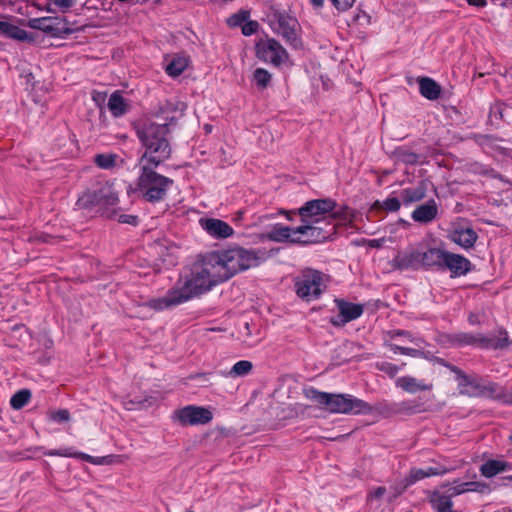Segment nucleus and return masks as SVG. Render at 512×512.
Wrapping results in <instances>:
<instances>
[{"label":"nucleus","mask_w":512,"mask_h":512,"mask_svg":"<svg viewBox=\"0 0 512 512\" xmlns=\"http://www.w3.org/2000/svg\"><path fill=\"white\" fill-rule=\"evenodd\" d=\"M167 135L168 130L165 125L145 122L137 129V136L146 150L139 159L140 174L135 192L147 202L155 203L164 200L174 184L173 179L155 170L171 156Z\"/></svg>","instance_id":"obj_1"},{"label":"nucleus","mask_w":512,"mask_h":512,"mask_svg":"<svg viewBox=\"0 0 512 512\" xmlns=\"http://www.w3.org/2000/svg\"><path fill=\"white\" fill-rule=\"evenodd\" d=\"M216 264L210 252L199 254L176 285L165 296L151 299L149 307L163 310L210 291L223 282Z\"/></svg>","instance_id":"obj_2"},{"label":"nucleus","mask_w":512,"mask_h":512,"mask_svg":"<svg viewBox=\"0 0 512 512\" xmlns=\"http://www.w3.org/2000/svg\"><path fill=\"white\" fill-rule=\"evenodd\" d=\"M306 397L332 414H362L372 411L367 402L350 394L326 393L311 388L306 391Z\"/></svg>","instance_id":"obj_3"},{"label":"nucleus","mask_w":512,"mask_h":512,"mask_svg":"<svg viewBox=\"0 0 512 512\" xmlns=\"http://www.w3.org/2000/svg\"><path fill=\"white\" fill-rule=\"evenodd\" d=\"M216 260L218 271L223 282L244 270L253 268L259 264V256L255 250H247L242 247H233L222 251L210 252Z\"/></svg>","instance_id":"obj_4"},{"label":"nucleus","mask_w":512,"mask_h":512,"mask_svg":"<svg viewBox=\"0 0 512 512\" xmlns=\"http://www.w3.org/2000/svg\"><path fill=\"white\" fill-rule=\"evenodd\" d=\"M336 202L332 199H314L307 201L302 207L297 210L285 211L282 210L280 213L285 214L289 220H292L291 215H299L301 222H319L334 223L337 218L346 220L348 218V212H334Z\"/></svg>","instance_id":"obj_5"},{"label":"nucleus","mask_w":512,"mask_h":512,"mask_svg":"<svg viewBox=\"0 0 512 512\" xmlns=\"http://www.w3.org/2000/svg\"><path fill=\"white\" fill-rule=\"evenodd\" d=\"M450 371L455 374L457 389L460 395L469 398H488L496 400L499 393V384L482 376L464 372L459 367H450Z\"/></svg>","instance_id":"obj_6"},{"label":"nucleus","mask_w":512,"mask_h":512,"mask_svg":"<svg viewBox=\"0 0 512 512\" xmlns=\"http://www.w3.org/2000/svg\"><path fill=\"white\" fill-rule=\"evenodd\" d=\"M467 492L485 494L490 492V486L485 482L470 481L455 486H444L434 490L428 497V502L435 512H458L453 508L452 499Z\"/></svg>","instance_id":"obj_7"},{"label":"nucleus","mask_w":512,"mask_h":512,"mask_svg":"<svg viewBox=\"0 0 512 512\" xmlns=\"http://www.w3.org/2000/svg\"><path fill=\"white\" fill-rule=\"evenodd\" d=\"M324 275L314 269H306L295 280V291L306 302L316 300L323 292Z\"/></svg>","instance_id":"obj_8"},{"label":"nucleus","mask_w":512,"mask_h":512,"mask_svg":"<svg viewBox=\"0 0 512 512\" xmlns=\"http://www.w3.org/2000/svg\"><path fill=\"white\" fill-rule=\"evenodd\" d=\"M335 229V223L302 222L295 227L297 237L293 238L292 244L308 245L325 241L335 233Z\"/></svg>","instance_id":"obj_9"},{"label":"nucleus","mask_w":512,"mask_h":512,"mask_svg":"<svg viewBox=\"0 0 512 512\" xmlns=\"http://www.w3.org/2000/svg\"><path fill=\"white\" fill-rule=\"evenodd\" d=\"M118 203V195L112 185L108 183H98L91 189H87L77 200V205L82 208L92 206H114Z\"/></svg>","instance_id":"obj_10"},{"label":"nucleus","mask_w":512,"mask_h":512,"mask_svg":"<svg viewBox=\"0 0 512 512\" xmlns=\"http://www.w3.org/2000/svg\"><path fill=\"white\" fill-rule=\"evenodd\" d=\"M497 337H476L473 334L460 332L449 337L451 344L456 346L478 345L483 348L504 349L510 345L508 333L499 329Z\"/></svg>","instance_id":"obj_11"},{"label":"nucleus","mask_w":512,"mask_h":512,"mask_svg":"<svg viewBox=\"0 0 512 512\" xmlns=\"http://www.w3.org/2000/svg\"><path fill=\"white\" fill-rule=\"evenodd\" d=\"M258 59L278 67L288 60V53L275 39L261 40L256 44Z\"/></svg>","instance_id":"obj_12"},{"label":"nucleus","mask_w":512,"mask_h":512,"mask_svg":"<svg viewBox=\"0 0 512 512\" xmlns=\"http://www.w3.org/2000/svg\"><path fill=\"white\" fill-rule=\"evenodd\" d=\"M174 419L183 426L205 425L212 418V412L202 406L188 405L174 412Z\"/></svg>","instance_id":"obj_13"},{"label":"nucleus","mask_w":512,"mask_h":512,"mask_svg":"<svg viewBox=\"0 0 512 512\" xmlns=\"http://www.w3.org/2000/svg\"><path fill=\"white\" fill-rule=\"evenodd\" d=\"M393 270H418L421 268L420 249L410 246L403 251H398L395 257L389 262Z\"/></svg>","instance_id":"obj_14"},{"label":"nucleus","mask_w":512,"mask_h":512,"mask_svg":"<svg viewBox=\"0 0 512 512\" xmlns=\"http://www.w3.org/2000/svg\"><path fill=\"white\" fill-rule=\"evenodd\" d=\"M59 24L60 23L57 22V18L53 17L33 18L28 21V26L30 28L41 30L54 37H60L73 33V29L59 26Z\"/></svg>","instance_id":"obj_15"},{"label":"nucleus","mask_w":512,"mask_h":512,"mask_svg":"<svg viewBox=\"0 0 512 512\" xmlns=\"http://www.w3.org/2000/svg\"><path fill=\"white\" fill-rule=\"evenodd\" d=\"M335 302L339 310V314L331 319V323L335 326H341L355 320L363 313L361 304H354L341 299H337Z\"/></svg>","instance_id":"obj_16"},{"label":"nucleus","mask_w":512,"mask_h":512,"mask_svg":"<svg viewBox=\"0 0 512 512\" xmlns=\"http://www.w3.org/2000/svg\"><path fill=\"white\" fill-rule=\"evenodd\" d=\"M201 228L212 238L226 239L233 235V228L225 221L216 218H201Z\"/></svg>","instance_id":"obj_17"},{"label":"nucleus","mask_w":512,"mask_h":512,"mask_svg":"<svg viewBox=\"0 0 512 512\" xmlns=\"http://www.w3.org/2000/svg\"><path fill=\"white\" fill-rule=\"evenodd\" d=\"M441 269H448L452 277H458L470 271L471 262L462 255L446 251Z\"/></svg>","instance_id":"obj_18"},{"label":"nucleus","mask_w":512,"mask_h":512,"mask_svg":"<svg viewBox=\"0 0 512 512\" xmlns=\"http://www.w3.org/2000/svg\"><path fill=\"white\" fill-rule=\"evenodd\" d=\"M176 112H177L176 105L172 102L166 101L165 103L161 104L158 107L157 111L155 112V117L158 118L159 120H162L163 121L162 123L153 122L151 120H143L138 124L136 130L141 125H143L145 122H150V123H153L156 125H165L167 130L169 131V126L174 124L177 119Z\"/></svg>","instance_id":"obj_19"},{"label":"nucleus","mask_w":512,"mask_h":512,"mask_svg":"<svg viewBox=\"0 0 512 512\" xmlns=\"http://www.w3.org/2000/svg\"><path fill=\"white\" fill-rule=\"evenodd\" d=\"M278 33L292 46L297 47L300 39L296 33V21L289 17L280 16L278 19Z\"/></svg>","instance_id":"obj_20"},{"label":"nucleus","mask_w":512,"mask_h":512,"mask_svg":"<svg viewBox=\"0 0 512 512\" xmlns=\"http://www.w3.org/2000/svg\"><path fill=\"white\" fill-rule=\"evenodd\" d=\"M45 455L48 456H61V457H71V458H79L91 464L101 465L108 464L107 457H93L88 454L73 451L72 448H65L59 450H51L46 452Z\"/></svg>","instance_id":"obj_21"},{"label":"nucleus","mask_w":512,"mask_h":512,"mask_svg":"<svg viewBox=\"0 0 512 512\" xmlns=\"http://www.w3.org/2000/svg\"><path fill=\"white\" fill-rule=\"evenodd\" d=\"M445 254L446 251L438 248H429L425 251L420 250L421 268H442Z\"/></svg>","instance_id":"obj_22"},{"label":"nucleus","mask_w":512,"mask_h":512,"mask_svg":"<svg viewBox=\"0 0 512 512\" xmlns=\"http://www.w3.org/2000/svg\"><path fill=\"white\" fill-rule=\"evenodd\" d=\"M438 213L437 205L434 200L421 204L412 212V219L418 223H429L433 221Z\"/></svg>","instance_id":"obj_23"},{"label":"nucleus","mask_w":512,"mask_h":512,"mask_svg":"<svg viewBox=\"0 0 512 512\" xmlns=\"http://www.w3.org/2000/svg\"><path fill=\"white\" fill-rule=\"evenodd\" d=\"M446 472H447V469L442 466L429 467L427 469L412 468L409 471L408 475L405 477L406 486H411L412 484H414L417 481H420L426 477L443 475Z\"/></svg>","instance_id":"obj_24"},{"label":"nucleus","mask_w":512,"mask_h":512,"mask_svg":"<svg viewBox=\"0 0 512 512\" xmlns=\"http://www.w3.org/2000/svg\"><path fill=\"white\" fill-rule=\"evenodd\" d=\"M396 386L411 394L419 391H430L433 388L432 383H424L411 376L398 378L396 380Z\"/></svg>","instance_id":"obj_25"},{"label":"nucleus","mask_w":512,"mask_h":512,"mask_svg":"<svg viewBox=\"0 0 512 512\" xmlns=\"http://www.w3.org/2000/svg\"><path fill=\"white\" fill-rule=\"evenodd\" d=\"M419 90L423 97L429 100H436L440 97L441 87L431 78L421 77L418 79Z\"/></svg>","instance_id":"obj_26"},{"label":"nucleus","mask_w":512,"mask_h":512,"mask_svg":"<svg viewBox=\"0 0 512 512\" xmlns=\"http://www.w3.org/2000/svg\"><path fill=\"white\" fill-rule=\"evenodd\" d=\"M269 240L282 243L288 242L292 244L293 238L297 237L295 228H290L282 225H275L272 230L267 234Z\"/></svg>","instance_id":"obj_27"},{"label":"nucleus","mask_w":512,"mask_h":512,"mask_svg":"<svg viewBox=\"0 0 512 512\" xmlns=\"http://www.w3.org/2000/svg\"><path fill=\"white\" fill-rule=\"evenodd\" d=\"M511 465L506 461L501 460H488L480 467V472L486 478L494 477L495 475L507 471Z\"/></svg>","instance_id":"obj_28"},{"label":"nucleus","mask_w":512,"mask_h":512,"mask_svg":"<svg viewBox=\"0 0 512 512\" xmlns=\"http://www.w3.org/2000/svg\"><path fill=\"white\" fill-rule=\"evenodd\" d=\"M108 109L114 117H120L127 113L129 105L119 91L111 94L108 100Z\"/></svg>","instance_id":"obj_29"},{"label":"nucleus","mask_w":512,"mask_h":512,"mask_svg":"<svg viewBox=\"0 0 512 512\" xmlns=\"http://www.w3.org/2000/svg\"><path fill=\"white\" fill-rule=\"evenodd\" d=\"M477 238V233L470 228L456 230L452 235V240L465 249L473 247Z\"/></svg>","instance_id":"obj_30"},{"label":"nucleus","mask_w":512,"mask_h":512,"mask_svg":"<svg viewBox=\"0 0 512 512\" xmlns=\"http://www.w3.org/2000/svg\"><path fill=\"white\" fill-rule=\"evenodd\" d=\"M426 185L420 182L417 186L402 190L401 196L405 204H411L422 200L426 196Z\"/></svg>","instance_id":"obj_31"},{"label":"nucleus","mask_w":512,"mask_h":512,"mask_svg":"<svg viewBox=\"0 0 512 512\" xmlns=\"http://www.w3.org/2000/svg\"><path fill=\"white\" fill-rule=\"evenodd\" d=\"M0 33L16 40L25 41L28 39V33L11 23L0 21Z\"/></svg>","instance_id":"obj_32"},{"label":"nucleus","mask_w":512,"mask_h":512,"mask_svg":"<svg viewBox=\"0 0 512 512\" xmlns=\"http://www.w3.org/2000/svg\"><path fill=\"white\" fill-rule=\"evenodd\" d=\"M188 66V58L181 55H176L167 64L166 72L172 77L181 75Z\"/></svg>","instance_id":"obj_33"},{"label":"nucleus","mask_w":512,"mask_h":512,"mask_svg":"<svg viewBox=\"0 0 512 512\" xmlns=\"http://www.w3.org/2000/svg\"><path fill=\"white\" fill-rule=\"evenodd\" d=\"M394 157L396 161L402 162L404 164L414 165L419 162L418 154L403 147H399L394 151Z\"/></svg>","instance_id":"obj_34"},{"label":"nucleus","mask_w":512,"mask_h":512,"mask_svg":"<svg viewBox=\"0 0 512 512\" xmlns=\"http://www.w3.org/2000/svg\"><path fill=\"white\" fill-rule=\"evenodd\" d=\"M400 201L395 198V197H391V198H387L385 199L384 201H376L373 205H372V210H375V211H386V212H396L400 209Z\"/></svg>","instance_id":"obj_35"},{"label":"nucleus","mask_w":512,"mask_h":512,"mask_svg":"<svg viewBox=\"0 0 512 512\" xmlns=\"http://www.w3.org/2000/svg\"><path fill=\"white\" fill-rule=\"evenodd\" d=\"M31 399V392L28 389H22L16 392L10 399V405L13 409H22Z\"/></svg>","instance_id":"obj_36"},{"label":"nucleus","mask_w":512,"mask_h":512,"mask_svg":"<svg viewBox=\"0 0 512 512\" xmlns=\"http://www.w3.org/2000/svg\"><path fill=\"white\" fill-rule=\"evenodd\" d=\"M253 369L252 362L248 360H241L236 362L231 370L229 371L228 375L232 377H241L248 375Z\"/></svg>","instance_id":"obj_37"},{"label":"nucleus","mask_w":512,"mask_h":512,"mask_svg":"<svg viewBox=\"0 0 512 512\" xmlns=\"http://www.w3.org/2000/svg\"><path fill=\"white\" fill-rule=\"evenodd\" d=\"M118 156L112 153L97 154L94 157L96 165L102 169H112L116 166V160Z\"/></svg>","instance_id":"obj_38"},{"label":"nucleus","mask_w":512,"mask_h":512,"mask_svg":"<svg viewBox=\"0 0 512 512\" xmlns=\"http://www.w3.org/2000/svg\"><path fill=\"white\" fill-rule=\"evenodd\" d=\"M271 78V74L263 68H257L253 73V79L260 89L267 88L271 82Z\"/></svg>","instance_id":"obj_39"},{"label":"nucleus","mask_w":512,"mask_h":512,"mask_svg":"<svg viewBox=\"0 0 512 512\" xmlns=\"http://www.w3.org/2000/svg\"><path fill=\"white\" fill-rule=\"evenodd\" d=\"M250 17V12L248 10H240L237 13L230 16L227 20V23L230 27H237L243 25Z\"/></svg>","instance_id":"obj_40"},{"label":"nucleus","mask_w":512,"mask_h":512,"mask_svg":"<svg viewBox=\"0 0 512 512\" xmlns=\"http://www.w3.org/2000/svg\"><path fill=\"white\" fill-rule=\"evenodd\" d=\"M390 348L394 353H400L411 357H419L422 354L421 351L418 349L402 347L395 344H391Z\"/></svg>","instance_id":"obj_41"},{"label":"nucleus","mask_w":512,"mask_h":512,"mask_svg":"<svg viewBox=\"0 0 512 512\" xmlns=\"http://www.w3.org/2000/svg\"><path fill=\"white\" fill-rule=\"evenodd\" d=\"M50 419L55 422H68L70 420V413L67 409H59L50 413Z\"/></svg>","instance_id":"obj_42"},{"label":"nucleus","mask_w":512,"mask_h":512,"mask_svg":"<svg viewBox=\"0 0 512 512\" xmlns=\"http://www.w3.org/2000/svg\"><path fill=\"white\" fill-rule=\"evenodd\" d=\"M377 369L382 372H385L390 377H394L399 371L398 366L389 362H382L377 364Z\"/></svg>","instance_id":"obj_43"},{"label":"nucleus","mask_w":512,"mask_h":512,"mask_svg":"<svg viewBox=\"0 0 512 512\" xmlns=\"http://www.w3.org/2000/svg\"><path fill=\"white\" fill-rule=\"evenodd\" d=\"M259 24L254 20H247L241 27L244 36H251L257 32Z\"/></svg>","instance_id":"obj_44"},{"label":"nucleus","mask_w":512,"mask_h":512,"mask_svg":"<svg viewBox=\"0 0 512 512\" xmlns=\"http://www.w3.org/2000/svg\"><path fill=\"white\" fill-rule=\"evenodd\" d=\"M499 393H497V401H501L506 405H512V391L506 390L499 384Z\"/></svg>","instance_id":"obj_45"},{"label":"nucleus","mask_w":512,"mask_h":512,"mask_svg":"<svg viewBox=\"0 0 512 512\" xmlns=\"http://www.w3.org/2000/svg\"><path fill=\"white\" fill-rule=\"evenodd\" d=\"M356 0H331L333 6L339 11L350 9Z\"/></svg>","instance_id":"obj_46"},{"label":"nucleus","mask_w":512,"mask_h":512,"mask_svg":"<svg viewBox=\"0 0 512 512\" xmlns=\"http://www.w3.org/2000/svg\"><path fill=\"white\" fill-rule=\"evenodd\" d=\"M408 487L409 486H406V479L404 478L400 484L392 487L393 494L390 498V501L400 496Z\"/></svg>","instance_id":"obj_47"},{"label":"nucleus","mask_w":512,"mask_h":512,"mask_svg":"<svg viewBox=\"0 0 512 512\" xmlns=\"http://www.w3.org/2000/svg\"><path fill=\"white\" fill-rule=\"evenodd\" d=\"M385 493H386V488L380 486V487L375 488L373 491H371L368 495V498L380 499Z\"/></svg>","instance_id":"obj_48"},{"label":"nucleus","mask_w":512,"mask_h":512,"mask_svg":"<svg viewBox=\"0 0 512 512\" xmlns=\"http://www.w3.org/2000/svg\"><path fill=\"white\" fill-rule=\"evenodd\" d=\"M51 2L61 8H70L74 5L75 0H51Z\"/></svg>","instance_id":"obj_49"},{"label":"nucleus","mask_w":512,"mask_h":512,"mask_svg":"<svg viewBox=\"0 0 512 512\" xmlns=\"http://www.w3.org/2000/svg\"><path fill=\"white\" fill-rule=\"evenodd\" d=\"M120 222L135 225L137 223V217L132 215H121L119 218Z\"/></svg>","instance_id":"obj_50"},{"label":"nucleus","mask_w":512,"mask_h":512,"mask_svg":"<svg viewBox=\"0 0 512 512\" xmlns=\"http://www.w3.org/2000/svg\"><path fill=\"white\" fill-rule=\"evenodd\" d=\"M384 243V239H372L368 241V245L372 248H380Z\"/></svg>","instance_id":"obj_51"},{"label":"nucleus","mask_w":512,"mask_h":512,"mask_svg":"<svg viewBox=\"0 0 512 512\" xmlns=\"http://www.w3.org/2000/svg\"><path fill=\"white\" fill-rule=\"evenodd\" d=\"M470 5L477 7H484L487 4L486 0H467Z\"/></svg>","instance_id":"obj_52"},{"label":"nucleus","mask_w":512,"mask_h":512,"mask_svg":"<svg viewBox=\"0 0 512 512\" xmlns=\"http://www.w3.org/2000/svg\"><path fill=\"white\" fill-rule=\"evenodd\" d=\"M391 336H406L410 338V334L407 331L404 330H395L391 332Z\"/></svg>","instance_id":"obj_53"},{"label":"nucleus","mask_w":512,"mask_h":512,"mask_svg":"<svg viewBox=\"0 0 512 512\" xmlns=\"http://www.w3.org/2000/svg\"><path fill=\"white\" fill-rule=\"evenodd\" d=\"M310 1H311V4L315 8H321L324 5V0H310Z\"/></svg>","instance_id":"obj_54"},{"label":"nucleus","mask_w":512,"mask_h":512,"mask_svg":"<svg viewBox=\"0 0 512 512\" xmlns=\"http://www.w3.org/2000/svg\"><path fill=\"white\" fill-rule=\"evenodd\" d=\"M438 362L441 365H443L444 367L448 368L449 370H450V367H456L455 365L446 362L444 359H439Z\"/></svg>","instance_id":"obj_55"},{"label":"nucleus","mask_w":512,"mask_h":512,"mask_svg":"<svg viewBox=\"0 0 512 512\" xmlns=\"http://www.w3.org/2000/svg\"><path fill=\"white\" fill-rule=\"evenodd\" d=\"M211 375H212L211 373H207V374H199L198 376H199V377H206V378H207V382H208L209 384H211V383H210V377H211Z\"/></svg>","instance_id":"obj_56"},{"label":"nucleus","mask_w":512,"mask_h":512,"mask_svg":"<svg viewBox=\"0 0 512 512\" xmlns=\"http://www.w3.org/2000/svg\"><path fill=\"white\" fill-rule=\"evenodd\" d=\"M469 321H470V323H472V324L476 322V321H475V318H473V316H470V317H469Z\"/></svg>","instance_id":"obj_57"},{"label":"nucleus","mask_w":512,"mask_h":512,"mask_svg":"<svg viewBox=\"0 0 512 512\" xmlns=\"http://www.w3.org/2000/svg\"><path fill=\"white\" fill-rule=\"evenodd\" d=\"M156 2H160V0H155Z\"/></svg>","instance_id":"obj_58"},{"label":"nucleus","mask_w":512,"mask_h":512,"mask_svg":"<svg viewBox=\"0 0 512 512\" xmlns=\"http://www.w3.org/2000/svg\"><path fill=\"white\" fill-rule=\"evenodd\" d=\"M510 439H512V435L510 436Z\"/></svg>","instance_id":"obj_59"},{"label":"nucleus","mask_w":512,"mask_h":512,"mask_svg":"<svg viewBox=\"0 0 512 512\" xmlns=\"http://www.w3.org/2000/svg\"><path fill=\"white\" fill-rule=\"evenodd\" d=\"M187 512H193V511H187Z\"/></svg>","instance_id":"obj_60"}]
</instances>
